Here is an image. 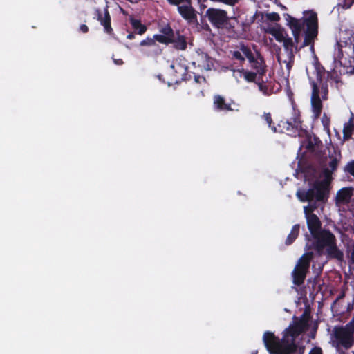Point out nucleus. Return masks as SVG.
I'll use <instances>...</instances> for the list:
<instances>
[{"mask_svg": "<svg viewBox=\"0 0 354 354\" xmlns=\"http://www.w3.org/2000/svg\"><path fill=\"white\" fill-rule=\"evenodd\" d=\"M304 313L299 320L285 329L279 339L273 333L266 331L263 336V343L270 354H293L297 349L295 339L306 329L308 317Z\"/></svg>", "mask_w": 354, "mask_h": 354, "instance_id": "f257e3e1", "label": "nucleus"}, {"mask_svg": "<svg viewBox=\"0 0 354 354\" xmlns=\"http://www.w3.org/2000/svg\"><path fill=\"white\" fill-rule=\"evenodd\" d=\"M330 189V187L316 180L307 191L297 192V196L301 202L325 203L329 197Z\"/></svg>", "mask_w": 354, "mask_h": 354, "instance_id": "f03ea898", "label": "nucleus"}, {"mask_svg": "<svg viewBox=\"0 0 354 354\" xmlns=\"http://www.w3.org/2000/svg\"><path fill=\"white\" fill-rule=\"evenodd\" d=\"M312 93L310 98L311 110L315 118H319L322 114L323 104L322 100H327L328 87L326 82L320 80L319 84L315 81L310 82Z\"/></svg>", "mask_w": 354, "mask_h": 354, "instance_id": "7ed1b4c3", "label": "nucleus"}, {"mask_svg": "<svg viewBox=\"0 0 354 354\" xmlns=\"http://www.w3.org/2000/svg\"><path fill=\"white\" fill-rule=\"evenodd\" d=\"M333 344L337 350H348L354 345V325L349 322L333 329Z\"/></svg>", "mask_w": 354, "mask_h": 354, "instance_id": "20e7f679", "label": "nucleus"}, {"mask_svg": "<svg viewBox=\"0 0 354 354\" xmlns=\"http://www.w3.org/2000/svg\"><path fill=\"white\" fill-rule=\"evenodd\" d=\"M304 27L306 26L304 30V39L303 43L299 46V50L310 46V50L314 53L315 40L318 35V18L316 12L310 11L308 15L302 18Z\"/></svg>", "mask_w": 354, "mask_h": 354, "instance_id": "39448f33", "label": "nucleus"}, {"mask_svg": "<svg viewBox=\"0 0 354 354\" xmlns=\"http://www.w3.org/2000/svg\"><path fill=\"white\" fill-rule=\"evenodd\" d=\"M313 255V252H306L299 259L291 274L292 283L295 286H300L304 284L309 271Z\"/></svg>", "mask_w": 354, "mask_h": 354, "instance_id": "423d86ee", "label": "nucleus"}, {"mask_svg": "<svg viewBox=\"0 0 354 354\" xmlns=\"http://www.w3.org/2000/svg\"><path fill=\"white\" fill-rule=\"evenodd\" d=\"M313 241L312 248L319 256L325 254V248L329 246L333 241H336L335 236L328 230H323L314 235H312Z\"/></svg>", "mask_w": 354, "mask_h": 354, "instance_id": "0eeeda50", "label": "nucleus"}, {"mask_svg": "<svg viewBox=\"0 0 354 354\" xmlns=\"http://www.w3.org/2000/svg\"><path fill=\"white\" fill-rule=\"evenodd\" d=\"M302 121L299 110L296 107L295 102H292V116L290 120H281L278 123L280 131L288 132L296 134L301 129Z\"/></svg>", "mask_w": 354, "mask_h": 354, "instance_id": "6e6552de", "label": "nucleus"}, {"mask_svg": "<svg viewBox=\"0 0 354 354\" xmlns=\"http://www.w3.org/2000/svg\"><path fill=\"white\" fill-rule=\"evenodd\" d=\"M205 16L214 27L223 29V25L227 19V13L222 9L209 8L206 10Z\"/></svg>", "mask_w": 354, "mask_h": 354, "instance_id": "1a4fd4ad", "label": "nucleus"}, {"mask_svg": "<svg viewBox=\"0 0 354 354\" xmlns=\"http://www.w3.org/2000/svg\"><path fill=\"white\" fill-rule=\"evenodd\" d=\"M177 10L181 17L189 24L197 25L198 24L197 17L198 12L193 7L192 0L177 7Z\"/></svg>", "mask_w": 354, "mask_h": 354, "instance_id": "9d476101", "label": "nucleus"}, {"mask_svg": "<svg viewBox=\"0 0 354 354\" xmlns=\"http://www.w3.org/2000/svg\"><path fill=\"white\" fill-rule=\"evenodd\" d=\"M170 74L174 77L172 81L175 84H180L183 81L186 82L191 79V75L188 73L187 67L180 64L170 65Z\"/></svg>", "mask_w": 354, "mask_h": 354, "instance_id": "9b49d317", "label": "nucleus"}, {"mask_svg": "<svg viewBox=\"0 0 354 354\" xmlns=\"http://www.w3.org/2000/svg\"><path fill=\"white\" fill-rule=\"evenodd\" d=\"M284 16L286 21H288V25L292 30V33L294 37L293 41L296 44V45L299 46L298 44L300 39L301 33L304 29L302 19H297L289 14H286Z\"/></svg>", "mask_w": 354, "mask_h": 354, "instance_id": "f8f14e48", "label": "nucleus"}, {"mask_svg": "<svg viewBox=\"0 0 354 354\" xmlns=\"http://www.w3.org/2000/svg\"><path fill=\"white\" fill-rule=\"evenodd\" d=\"M160 34L154 35L155 39L160 44L168 45L174 42L173 37L175 32L169 24L161 26L159 29Z\"/></svg>", "mask_w": 354, "mask_h": 354, "instance_id": "ddd939ff", "label": "nucleus"}, {"mask_svg": "<svg viewBox=\"0 0 354 354\" xmlns=\"http://www.w3.org/2000/svg\"><path fill=\"white\" fill-rule=\"evenodd\" d=\"M97 19L104 26V31L109 35L113 34V30L111 26V16L108 10V6L104 8V16L100 10L97 9L95 11Z\"/></svg>", "mask_w": 354, "mask_h": 354, "instance_id": "4468645a", "label": "nucleus"}, {"mask_svg": "<svg viewBox=\"0 0 354 354\" xmlns=\"http://www.w3.org/2000/svg\"><path fill=\"white\" fill-rule=\"evenodd\" d=\"M307 226L309 232L312 235H314L319 232H322V223L318 216L315 214H311L306 218Z\"/></svg>", "mask_w": 354, "mask_h": 354, "instance_id": "2eb2a0df", "label": "nucleus"}, {"mask_svg": "<svg viewBox=\"0 0 354 354\" xmlns=\"http://www.w3.org/2000/svg\"><path fill=\"white\" fill-rule=\"evenodd\" d=\"M251 67L256 70L259 76H263L266 73V66L263 57L259 53L253 57L252 62H249Z\"/></svg>", "mask_w": 354, "mask_h": 354, "instance_id": "dca6fc26", "label": "nucleus"}, {"mask_svg": "<svg viewBox=\"0 0 354 354\" xmlns=\"http://www.w3.org/2000/svg\"><path fill=\"white\" fill-rule=\"evenodd\" d=\"M351 187H344L339 189L336 194L335 202L337 205H345L350 202L353 194Z\"/></svg>", "mask_w": 354, "mask_h": 354, "instance_id": "f3484780", "label": "nucleus"}, {"mask_svg": "<svg viewBox=\"0 0 354 354\" xmlns=\"http://www.w3.org/2000/svg\"><path fill=\"white\" fill-rule=\"evenodd\" d=\"M213 107L216 111H232L230 103L226 102L224 97L220 95H215L213 97Z\"/></svg>", "mask_w": 354, "mask_h": 354, "instance_id": "a211bd4d", "label": "nucleus"}, {"mask_svg": "<svg viewBox=\"0 0 354 354\" xmlns=\"http://www.w3.org/2000/svg\"><path fill=\"white\" fill-rule=\"evenodd\" d=\"M337 241H333L329 246L326 248L325 253L329 259H335L338 261H342L344 259V253L337 246Z\"/></svg>", "mask_w": 354, "mask_h": 354, "instance_id": "6ab92c4d", "label": "nucleus"}, {"mask_svg": "<svg viewBox=\"0 0 354 354\" xmlns=\"http://www.w3.org/2000/svg\"><path fill=\"white\" fill-rule=\"evenodd\" d=\"M239 26V21L236 17H227V19L223 25V29H225L228 33L234 36L237 34V28Z\"/></svg>", "mask_w": 354, "mask_h": 354, "instance_id": "aec40b11", "label": "nucleus"}, {"mask_svg": "<svg viewBox=\"0 0 354 354\" xmlns=\"http://www.w3.org/2000/svg\"><path fill=\"white\" fill-rule=\"evenodd\" d=\"M129 22L135 33L142 35L146 32L147 27L146 25L142 24L140 19L131 17Z\"/></svg>", "mask_w": 354, "mask_h": 354, "instance_id": "412c9836", "label": "nucleus"}, {"mask_svg": "<svg viewBox=\"0 0 354 354\" xmlns=\"http://www.w3.org/2000/svg\"><path fill=\"white\" fill-rule=\"evenodd\" d=\"M173 39L174 41L171 42V44H174L176 49L185 50L187 48V44L184 35H180L179 32H177V37L174 35Z\"/></svg>", "mask_w": 354, "mask_h": 354, "instance_id": "4be33fe9", "label": "nucleus"}, {"mask_svg": "<svg viewBox=\"0 0 354 354\" xmlns=\"http://www.w3.org/2000/svg\"><path fill=\"white\" fill-rule=\"evenodd\" d=\"M299 229L300 226L299 224H296L292 226L291 231L286 240V245H290L295 241L299 235Z\"/></svg>", "mask_w": 354, "mask_h": 354, "instance_id": "5701e85b", "label": "nucleus"}, {"mask_svg": "<svg viewBox=\"0 0 354 354\" xmlns=\"http://www.w3.org/2000/svg\"><path fill=\"white\" fill-rule=\"evenodd\" d=\"M283 43L284 48L292 55L293 53V49H295L296 52L299 50V46L296 45L292 39L290 37L285 38V39L283 41Z\"/></svg>", "mask_w": 354, "mask_h": 354, "instance_id": "b1692460", "label": "nucleus"}, {"mask_svg": "<svg viewBox=\"0 0 354 354\" xmlns=\"http://www.w3.org/2000/svg\"><path fill=\"white\" fill-rule=\"evenodd\" d=\"M354 131V123L351 119L348 123H346L343 129V138L347 140L351 138L353 132Z\"/></svg>", "mask_w": 354, "mask_h": 354, "instance_id": "393cba45", "label": "nucleus"}, {"mask_svg": "<svg viewBox=\"0 0 354 354\" xmlns=\"http://www.w3.org/2000/svg\"><path fill=\"white\" fill-rule=\"evenodd\" d=\"M333 171L330 170L329 168H324L323 169L322 171V175L324 177V179L319 180L320 182H324L325 185H328V187H330V183L333 180L332 174Z\"/></svg>", "mask_w": 354, "mask_h": 354, "instance_id": "a878e982", "label": "nucleus"}, {"mask_svg": "<svg viewBox=\"0 0 354 354\" xmlns=\"http://www.w3.org/2000/svg\"><path fill=\"white\" fill-rule=\"evenodd\" d=\"M240 50L244 54V55L248 59V62H252L253 57L254 56L252 53L251 49L248 46L241 43L239 46Z\"/></svg>", "mask_w": 354, "mask_h": 354, "instance_id": "bb28decb", "label": "nucleus"}, {"mask_svg": "<svg viewBox=\"0 0 354 354\" xmlns=\"http://www.w3.org/2000/svg\"><path fill=\"white\" fill-rule=\"evenodd\" d=\"M339 158L337 156H330V161L328 163V166L330 170L333 172L337 170L338 164L340 161L341 154L339 153Z\"/></svg>", "mask_w": 354, "mask_h": 354, "instance_id": "cd10ccee", "label": "nucleus"}, {"mask_svg": "<svg viewBox=\"0 0 354 354\" xmlns=\"http://www.w3.org/2000/svg\"><path fill=\"white\" fill-rule=\"evenodd\" d=\"M268 32L273 35L275 37L276 40L278 41L279 42H283V41L286 38L281 30L275 29L274 28H271Z\"/></svg>", "mask_w": 354, "mask_h": 354, "instance_id": "c85d7f7f", "label": "nucleus"}, {"mask_svg": "<svg viewBox=\"0 0 354 354\" xmlns=\"http://www.w3.org/2000/svg\"><path fill=\"white\" fill-rule=\"evenodd\" d=\"M243 73V76L245 80L248 82H254L257 78V73L248 71H242Z\"/></svg>", "mask_w": 354, "mask_h": 354, "instance_id": "c756f323", "label": "nucleus"}, {"mask_svg": "<svg viewBox=\"0 0 354 354\" xmlns=\"http://www.w3.org/2000/svg\"><path fill=\"white\" fill-rule=\"evenodd\" d=\"M157 40L155 39L154 36L153 37H147L146 39L142 40L139 45L140 46H156Z\"/></svg>", "mask_w": 354, "mask_h": 354, "instance_id": "7c9ffc66", "label": "nucleus"}, {"mask_svg": "<svg viewBox=\"0 0 354 354\" xmlns=\"http://www.w3.org/2000/svg\"><path fill=\"white\" fill-rule=\"evenodd\" d=\"M265 121L268 124L269 128H270L274 132H277V127L272 125V119L270 113H265L263 115Z\"/></svg>", "mask_w": 354, "mask_h": 354, "instance_id": "2f4dec72", "label": "nucleus"}, {"mask_svg": "<svg viewBox=\"0 0 354 354\" xmlns=\"http://www.w3.org/2000/svg\"><path fill=\"white\" fill-rule=\"evenodd\" d=\"M354 0H339L337 6L344 9H348L353 4Z\"/></svg>", "mask_w": 354, "mask_h": 354, "instance_id": "473e14b6", "label": "nucleus"}, {"mask_svg": "<svg viewBox=\"0 0 354 354\" xmlns=\"http://www.w3.org/2000/svg\"><path fill=\"white\" fill-rule=\"evenodd\" d=\"M266 15L261 11H256L253 16L252 21H257V23L261 24L265 21Z\"/></svg>", "mask_w": 354, "mask_h": 354, "instance_id": "72a5a7b5", "label": "nucleus"}, {"mask_svg": "<svg viewBox=\"0 0 354 354\" xmlns=\"http://www.w3.org/2000/svg\"><path fill=\"white\" fill-rule=\"evenodd\" d=\"M313 139H312V136H309L306 138V144H305V148L308 151H314L315 150V145H314V144L313 143Z\"/></svg>", "mask_w": 354, "mask_h": 354, "instance_id": "f704fd0d", "label": "nucleus"}, {"mask_svg": "<svg viewBox=\"0 0 354 354\" xmlns=\"http://www.w3.org/2000/svg\"><path fill=\"white\" fill-rule=\"evenodd\" d=\"M266 20L272 22H277L280 20V16L277 12H270L266 15Z\"/></svg>", "mask_w": 354, "mask_h": 354, "instance_id": "c9c22d12", "label": "nucleus"}, {"mask_svg": "<svg viewBox=\"0 0 354 354\" xmlns=\"http://www.w3.org/2000/svg\"><path fill=\"white\" fill-rule=\"evenodd\" d=\"M317 207V205L315 202L313 203L310 204L308 206L304 207V213L306 214V216L307 217L311 214H313V212L315 210Z\"/></svg>", "mask_w": 354, "mask_h": 354, "instance_id": "e433bc0d", "label": "nucleus"}, {"mask_svg": "<svg viewBox=\"0 0 354 354\" xmlns=\"http://www.w3.org/2000/svg\"><path fill=\"white\" fill-rule=\"evenodd\" d=\"M344 171L354 176V160H351L346 165Z\"/></svg>", "mask_w": 354, "mask_h": 354, "instance_id": "4c0bfd02", "label": "nucleus"}, {"mask_svg": "<svg viewBox=\"0 0 354 354\" xmlns=\"http://www.w3.org/2000/svg\"><path fill=\"white\" fill-rule=\"evenodd\" d=\"M330 122V118H328L327 115L324 113L322 118V123L323 124L324 130L329 131Z\"/></svg>", "mask_w": 354, "mask_h": 354, "instance_id": "58836bf2", "label": "nucleus"}, {"mask_svg": "<svg viewBox=\"0 0 354 354\" xmlns=\"http://www.w3.org/2000/svg\"><path fill=\"white\" fill-rule=\"evenodd\" d=\"M232 57L236 60L243 62L245 60V57L241 55V53L239 51H234L232 53Z\"/></svg>", "mask_w": 354, "mask_h": 354, "instance_id": "ea45409f", "label": "nucleus"}, {"mask_svg": "<svg viewBox=\"0 0 354 354\" xmlns=\"http://www.w3.org/2000/svg\"><path fill=\"white\" fill-rule=\"evenodd\" d=\"M343 57H344L343 50L341 48H339L335 59L338 60L340 62V64H342V59Z\"/></svg>", "mask_w": 354, "mask_h": 354, "instance_id": "a19ab883", "label": "nucleus"}, {"mask_svg": "<svg viewBox=\"0 0 354 354\" xmlns=\"http://www.w3.org/2000/svg\"><path fill=\"white\" fill-rule=\"evenodd\" d=\"M257 84H258L259 89L261 91L263 92L264 93H266L267 90H268V86L264 84V82H258Z\"/></svg>", "mask_w": 354, "mask_h": 354, "instance_id": "79ce46f5", "label": "nucleus"}, {"mask_svg": "<svg viewBox=\"0 0 354 354\" xmlns=\"http://www.w3.org/2000/svg\"><path fill=\"white\" fill-rule=\"evenodd\" d=\"M308 354H323V353L320 347L315 346L310 350Z\"/></svg>", "mask_w": 354, "mask_h": 354, "instance_id": "37998d69", "label": "nucleus"}, {"mask_svg": "<svg viewBox=\"0 0 354 354\" xmlns=\"http://www.w3.org/2000/svg\"><path fill=\"white\" fill-rule=\"evenodd\" d=\"M194 81L196 82V83H201L202 82H206V80L205 78L203 77V76H201V75H194Z\"/></svg>", "mask_w": 354, "mask_h": 354, "instance_id": "c03bdc74", "label": "nucleus"}, {"mask_svg": "<svg viewBox=\"0 0 354 354\" xmlns=\"http://www.w3.org/2000/svg\"><path fill=\"white\" fill-rule=\"evenodd\" d=\"M312 139H313L312 142L314 144V145H315V147H318L320 144H322V142L318 137L313 136V137H312Z\"/></svg>", "mask_w": 354, "mask_h": 354, "instance_id": "a18cd8bd", "label": "nucleus"}, {"mask_svg": "<svg viewBox=\"0 0 354 354\" xmlns=\"http://www.w3.org/2000/svg\"><path fill=\"white\" fill-rule=\"evenodd\" d=\"M80 31L83 33H87L88 32V27L86 24H82L80 26Z\"/></svg>", "mask_w": 354, "mask_h": 354, "instance_id": "49530a36", "label": "nucleus"}, {"mask_svg": "<svg viewBox=\"0 0 354 354\" xmlns=\"http://www.w3.org/2000/svg\"><path fill=\"white\" fill-rule=\"evenodd\" d=\"M113 62L117 65H122L124 62L122 59H113Z\"/></svg>", "mask_w": 354, "mask_h": 354, "instance_id": "de8ad7c7", "label": "nucleus"}, {"mask_svg": "<svg viewBox=\"0 0 354 354\" xmlns=\"http://www.w3.org/2000/svg\"><path fill=\"white\" fill-rule=\"evenodd\" d=\"M136 33H135L134 32H129V33L127 35V38L128 39H134V38H135V35H136Z\"/></svg>", "mask_w": 354, "mask_h": 354, "instance_id": "09e8293b", "label": "nucleus"}, {"mask_svg": "<svg viewBox=\"0 0 354 354\" xmlns=\"http://www.w3.org/2000/svg\"><path fill=\"white\" fill-rule=\"evenodd\" d=\"M198 56H201V58H204V59H205L206 60H207V58H208V55H207V54H206V53H201V55H198Z\"/></svg>", "mask_w": 354, "mask_h": 354, "instance_id": "8fccbe9b", "label": "nucleus"}, {"mask_svg": "<svg viewBox=\"0 0 354 354\" xmlns=\"http://www.w3.org/2000/svg\"><path fill=\"white\" fill-rule=\"evenodd\" d=\"M192 64H193V65L195 66L196 64V62H193Z\"/></svg>", "mask_w": 354, "mask_h": 354, "instance_id": "3c124183", "label": "nucleus"}, {"mask_svg": "<svg viewBox=\"0 0 354 354\" xmlns=\"http://www.w3.org/2000/svg\"><path fill=\"white\" fill-rule=\"evenodd\" d=\"M282 8L284 9H286V6H283Z\"/></svg>", "mask_w": 354, "mask_h": 354, "instance_id": "603ef678", "label": "nucleus"}, {"mask_svg": "<svg viewBox=\"0 0 354 354\" xmlns=\"http://www.w3.org/2000/svg\"><path fill=\"white\" fill-rule=\"evenodd\" d=\"M353 73H354V67H353Z\"/></svg>", "mask_w": 354, "mask_h": 354, "instance_id": "864d4df0", "label": "nucleus"}, {"mask_svg": "<svg viewBox=\"0 0 354 354\" xmlns=\"http://www.w3.org/2000/svg\"><path fill=\"white\" fill-rule=\"evenodd\" d=\"M353 354H354V353H353Z\"/></svg>", "mask_w": 354, "mask_h": 354, "instance_id": "5fc2aeb1", "label": "nucleus"}]
</instances>
